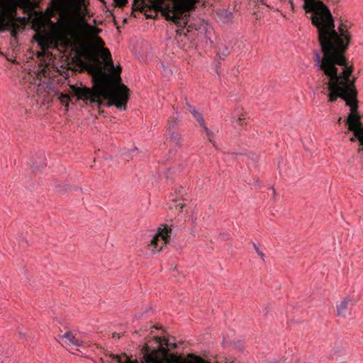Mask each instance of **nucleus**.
Here are the masks:
<instances>
[{
    "label": "nucleus",
    "instance_id": "1",
    "mask_svg": "<svg viewBox=\"0 0 363 363\" xmlns=\"http://www.w3.org/2000/svg\"><path fill=\"white\" fill-rule=\"evenodd\" d=\"M313 54L315 67L328 79V101L333 103L340 98L350 107V113L345 123L348 125V130L354 133L363 127L361 121L363 116L359 112L358 91L355 85L357 77H352L354 70L353 65L349 64L345 53L325 60L320 59L318 51H314Z\"/></svg>",
    "mask_w": 363,
    "mask_h": 363
},
{
    "label": "nucleus",
    "instance_id": "2",
    "mask_svg": "<svg viewBox=\"0 0 363 363\" xmlns=\"http://www.w3.org/2000/svg\"><path fill=\"white\" fill-rule=\"evenodd\" d=\"M306 12H312L311 23L318 30V40L325 60L340 53H346L352 40L350 26L341 22L335 29L334 18L329 8L319 0H304Z\"/></svg>",
    "mask_w": 363,
    "mask_h": 363
},
{
    "label": "nucleus",
    "instance_id": "3",
    "mask_svg": "<svg viewBox=\"0 0 363 363\" xmlns=\"http://www.w3.org/2000/svg\"><path fill=\"white\" fill-rule=\"evenodd\" d=\"M199 0H134L132 15L135 12L144 13L146 18H154L161 12L167 21H171L178 27L189 28V11L195 9Z\"/></svg>",
    "mask_w": 363,
    "mask_h": 363
},
{
    "label": "nucleus",
    "instance_id": "4",
    "mask_svg": "<svg viewBox=\"0 0 363 363\" xmlns=\"http://www.w3.org/2000/svg\"><path fill=\"white\" fill-rule=\"evenodd\" d=\"M60 23L69 30L71 36H89L91 41L82 43L79 47L77 53L88 61H98L99 57H110V51L104 48V40L98 36L101 30L96 26H91L83 18H67L62 19Z\"/></svg>",
    "mask_w": 363,
    "mask_h": 363
},
{
    "label": "nucleus",
    "instance_id": "5",
    "mask_svg": "<svg viewBox=\"0 0 363 363\" xmlns=\"http://www.w3.org/2000/svg\"><path fill=\"white\" fill-rule=\"evenodd\" d=\"M104 87L103 90H100L95 86L89 88L86 86H70L77 100L82 101L86 104H89L92 106L96 104L99 108L102 106H115L118 109L125 110L128 97L121 95L106 85H104Z\"/></svg>",
    "mask_w": 363,
    "mask_h": 363
},
{
    "label": "nucleus",
    "instance_id": "6",
    "mask_svg": "<svg viewBox=\"0 0 363 363\" xmlns=\"http://www.w3.org/2000/svg\"><path fill=\"white\" fill-rule=\"evenodd\" d=\"M168 339L165 337L154 336L143 347L142 363H164L168 354Z\"/></svg>",
    "mask_w": 363,
    "mask_h": 363
},
{
    "label": "nucleus",
    "instance_id": "7",
    "mask_svg": "<svg viewBox=\"0 0 363 363\" xmlns=\"http://www.w3.org/2000/svg\"><path fill=\"white\" fill-rule=\"evenodd\" d=\"M16 3L13 0H0V31L11 29V35L17 38L20 26L17 21H24V18H16Z\"/></svg>",
    "mask_w": 363,
    "mask_h": 363
},
{
    "label": "nucleus",
    "instance_id": "8",
    "mask_svg": "<svg viewBox=\"0 0 363 363\" xmlns=\"http://www.w3.org/2000/svg\"><path fill=\"white\" fill-rule=\"evenodd\" d=\"M172 228L167 224L160 225L156 233L147 245V249L152 254L160 253L170 242Z\"/></svg>",
    "mask_w": 363,
    "mask_h": 363
},
{
    "label": "nucleus",
    "instance_id": "9",
    "mask_svg": "<svg viewBox=\"0 0 363 363\" xmlns=\"http://www.w3.org/2000/svg\"><path fill=\"white\" fill-rule=\"evenodd\" d=\"M85 66L88 72L92 76L93 86L97 89L103 90L104 85H106V78L108 77V74L104 71L101 66V62L99 59L98 61H89Z\"/></svg>",
    "mask_w": 363,
    "mask_h": 363
},
{
    "label": "nucleus",
    "instance_id": "10",
    "mask_svg": "<svg viewBox=\"0 0 363 363\" xmlns=\"http://www.w3.org/2000/svg\"><path fill=\"white\" fill-rule=\"evenodd\" d=\"M111 69L112 72L111 74H108V77L106 78V86L121 94V95L129 98L130 90L126 85L121 82V67L118 66L116 68L114 67Z\"/></svg>",
    "mask_w": 363,
    "mask_h": 363
},
{
    "label": "nucleus",
    "instance_id": "11",
    "mask_svg": "<svg viewBox=\"0 0 363 363\" xmlns=\"http://www.w3.org/2000/svg\"><path fill=\"white\" fill-rule=\"evenodd\" d=\"M357 301L351 296H346L336 304V315L337 317L345 318L348 310L354 306Z\"/></svg>",
    "mask_w": 363,
    "mask_h": 363
},
{
    "label": "nucleus",
    "instance_id": "12",
    "mask_svg": "<svg viewBox=\"0 0 363 363\" xmlns=\"http://www.w3.org/2000/svg\"><path fill=\"white\" fill-rule=\"evenodd\" d=\"M33 40L43 51L48 50L51 45H55L57 43V37L48 34L36 33L33 36Z\"/></svg>",
    "mask_w": 363,
    "mask_h": 363
},
{
    "label": "nucleus",
    "instance_id": "13",
    "mask_svg": "<svg viewBox=\"0 0 363 363\" xmlns=\"http://www.w3.org/2000/svg\"><path fill=\"white\" fill-rule=\"evenodd\" d=\"M177 120L172 121V122H169V125L167 127V131L169 133V137L167 140L172 143L176 147H182L183 139L182 135L177 131Z\"/></svg>",
    "mask_w": 363,
    "mask_h": 363
},
{
    "label": "nucleus",
    "instance_id": "14",
    "mask_svg": "<svg viewBox=\"0 0 363 363\" xmlns=\"http://www.w3.org/2000/svg\"><path fill=\"white\" fill-rule=\"evenodd\" d=\"M62 340H64L65 343L72 347H80L82 345V341L77 339L72 332H66L64 335L60 336Z\"/></svg>",
    "mask_w": 363,
    "mask_h": 363
},
{
    "label": "nucleus",
    "instance_id": "15",
    "mask_svg": "<svg viewBox=\"0 0 363 363\" xmlns=\"http://www.w3.org/2000/svg\"><path fill=\"white\" fill-rule=\"evenodd\" d=\"M234 114L238 116V118L235 121V123L240 125L244 126L247 125L246 122V113L243 111L242 108L238 107L234 111Z\"/></svg>",
    "mask_w": 363,
    "mask_h": 363
},
{
    "label": "nucleus",
    "instance_id": "16",
    "mask_svg": "<svg viewBox=\"0 0 363 363\" xmlns=\"http://www.w3.org/2000/svg\"><path fill=\"white\" fill-rule=\"evenodd\" d=\"M179 363H211L202 357L194 354H188L187 357Z\"/></svg>",
    "mask_w": 363,
    "mask_h": 363
},
{
    "label": "nucleus",
    "instance_id": "17",
    "mask_svg": "<svg viewBox=\"0 0 363 363\" xmlns=\"http://www.w3.org/2000/svg\"><path fill=\"white\" fill-rule=\"evenodd\" d=\"M203 131L206 133V135L208 140V141L213 145L214 147H217L216 142L215 141L214 138V133L212 130H211L207 126L206 124L204 123V126H201Z\"/></svg>",
    "mask_w": 363,
    "mask_h": 363
},
{
    "label": "nucleus",
    "instance_id": "18",
    "mask_svg": "<svg viewBox=\"0 0 363 363\" xmlns=\"http://www.w3.org/2000/svg\"><path fill=\"white\" fill-rule=\"evenodd\" d=\"M55 3L59 4H67L69 6H74L80 4L83 0H54Z\"/></svg>",
    "mask_w": 363,
    "mask_h": 363
},
{
    "label": "nucleus",
    "instance_id": "19",
    "mask_svg": "<svg viewBox=\"0 0 363 363\" xmlns=\"http://www.w3.org/2000/svg\"><path fill=\"white\" fill-rule=\"evenodd\" d=\"M230 52L227 47H225L223 50H219L217 54V60H224L225 57H227L229 55Z\"/></svg>",
    "mask_w": 363,
    "mask_h": 363
},
{
    "label": "nucleus",
    "instance_id": "20",
    "mask_svg": "<svg viewBox=\"0 0 363 363\" xmlns=\"http://www.w3.org/2000/svg\"><path fill=\"white\" fill-rule=\"evenodd\" d=\"M59 100L62 104H65L66 106H68L69 103L72 100V98L67 94L61 93L59 96Z\"/></svg>",
    "mask_w": 363,
    "mask_h": 363
},
{
    "label": "nucleus",
    "instance_id": "21",
    "mask_svg": "<svg viewBox=\"0 0 363 363\" xmlns=\"http://www.w3.org/2000/svg\"><path fill=\"white\" fill-rule=\"evenodd\" d=\"M192 116L195 118V120L199 123L200 126H204L205 121L203 116V114L197 111Z\"/></svg>",
    "mask_w": 363,
    "mask_h": 363
},
{
    "label": "nucleus",
    "instance_id": "22",
    "mask_svg": "<svg viewBox=\"0 0 363 363\" xmlns=\"http://www.w3.org/2000/svg\"><path fill=\"white\" fill-rule=\"evenodd\" d=\"M354 135L358 140L360 145H363V127L355 131Z\"/></svg>",
    "mask_w": 363,
    "mask_h": 363
},
{
    "label": "nucleus",
    "instance_id": "23",
    "mask_svg": "<svg viewBox=\"0 0 363 363\" xmlns=\"http://www.w3.org/2000/svg\"><path fill=\"white\" fill-rule=\"evenodd\" d=\"M184 105L187 110L191 113V115L194 114L198 110L195 106H192L186 99H185Z\"/></svg>",
    "mask_w": 363,
    "mask_h": 363
},
{
    "label": "nucleus",
    "instance_id": "24",
    "mask_svg": "<svg viewBox=\"0 0 363 363\" xmlns=\"http://www.w3.org/2000/svg\"><path fill=\"white\" fill-rule=\"evenodd\" d=\"M101 58L104 60L105 65L106 67H108L111 69H113L114 68L113 62L112 60L111 54V53H110V57H101Z\"/></svg>",
    "mask_w": 363,
    "mask_h": 363
},
{
    "label": "nucleus",
    "instance_id": "25",
    "mask_svg": "<svg viewBox=\"0 0 363 363\" xmlns=\"http://www.w3.org/2000/svg\"><path fill=\"white\" fill-rule=\"evenodd\" d=\"M252 245H253V247H254L255 252H257V254L260 257V258L263 261H264V259H265V255L261 251L259 247L255 243H253Z\"/></svg>",
    "mask_w": 363,
    "mask_h": 363
},
{
    "label": "nucleus",
    "instance_id": "26",
    "mask_svg": "<svg viewBox=\"0 0 363 363\" xmlns=\"http://www.w3.org/2000/svg\"><path fill=\"white\" fill-rule=\"evenodd\" d=\"M116 5L118 7H123L128 3V0H114Z\"/></svg>",
    "mask_w": 363,
    "mask_h": 363
},
{
    "label": "nucleus",
    "instance_id": "27",
    "mask_svg": "<svg viewBox=\"0 0 363 363\" xmlns=\"http://www.w3.org/2000/svg\"><path fill=\"white\" fill-rule=\"evenodd\" d=\"M177 207H179V211L180 212H182L183 211V209L185 207V204L184 203H179L177 206Z\"/></svg>",
    "mask_w": 363,
    "mask_h": 363
},
{
    "label": "nucleus",
    "instance_id": "28",
    "mask_svg": "<svg viewBox=\"0 0 363 363\" xmlns=\"http://www.w3.org/2000/svg\"><path fill=\"white\" fill-rule=\"evenodd\" d=\"M182 190H183V187L180 186H179L178 189H176L175 192L178 193V194H181Z\"/></svg>",
    "mask_w": 363,
    "mask_h": 363
},
{
    "label": "nucleus",
    "instance_id": "29",
    "mask_svg": "<svg viewBox=\"0 0 363 363\" xmlns=\"http://www.w3.org/2000/svg\"><path fill=\"white\" fill-rule=\"evenodd\" d=\"M112 336L113 338H119L120 337V335L116 333H113Z\"/></svg>",
    "mask_w": 363,
    "mask_h": 363
},
{
    "label": "nucleus",
    "instance_id": "30",
    "mask_svg": "<svg viewBox=\"0 0 363 363\" xmlns=\"http://www.w3.org/2000/svg\"><path fill=\"white\" fill-rule=\"evenodd\" d=\"M334 4H339L341 0H330Z\"/></svg>",
    "mask_w": 363,
    "mask_h": 363
},
{
    "label": "nucleus",
    "instance_id": "31",
    "mask_svg": "<svg viewBox=\"0 0 363 363\" xmlns=\"http://www.w3.org/2000/svg\"><path fill=\"white\" fill-rule=\"evenodd\" d=\"M271 188L273 189V196H274V197H275L277 196L276 190H275V189L274 188L273 186H272Z\"/></svg>",
    "mask_w": 363,
    "mask_h": 363
},
{
    "label": "nucleus",
    "instance_id": "32",
    "mask_svg": "<svg viewBox=\"0 0 363 363\" xmlns=\"http://www.w3.org/2000/svg\"><path fill=\"white\" fill-rule=\"evenodd\" d=\"M289 4H291V6L292 9H294V4H293V1L291 0L289 1Z\"/></svg>",
    "mask_w": 363,
    "mask_h": 363
},
{
    "label": "nucleus",
    "instance_id": "33",
    "mask_svg": "<svg viewBox=\"0 0 363 363\" xmlns=\"http://www.w3.org/2000/svg\"><path fill=\"white\" fill-rule=\"evenodd\" d=\"M350 140H351L352 142H354V139L353 138H352L350 139Z\"/></svg>",
    "mask_w": 363,
    "mask_h": 363
},
{
    "label": "nucleus",
    "instance_id": "34",
    "mask_svg": "<svg viewBox=\"0 0 363 363\" xmlns=\"http://www.w3.org/2000/svg\"><path fill=\"white\" fill-rule=\"evenodd\" d=\"M231 363H234V362H231Z\"/></svg>",
    "mask_w": 363,
    "mask_h": 363
},
{
    "label": "nucleus",
    "instance_id": "35",
    "mask_svg": "<svg viewBox=\"0 0 363 363\" xmlns=\"http://www.w3.org/2000/svg\"><path fill=\"white\" fill-rule=\"evenodd\" d=\"M231 363H234V362H231Z\"/></svg>",
    "mask_w": 363,
    "mask_h": 363
}]
</instances>
